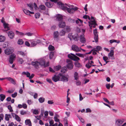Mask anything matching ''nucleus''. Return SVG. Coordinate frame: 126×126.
Masks as SVG:
<instances>
[{
    "label": "nucleus",
    "instance_id": "obj_16",
    "mask_svg": "<svg viewBox=\"0 0 126 126\" xmlns=\"http://www.w3.org/2000/svg\"><path fill=\"white\" fill-rule=\"evenodd\" d=\"M84 36V35L83 34L82 35H80V36L79 40L81 43H85L86 42V39Z\"/></svg>",
    "mask_w": 126,
    "mask_h": 126
},
{
    "label": "nucleus",
    "instance_id": "obj_33",
    "mask_svg": "<svg viewBox=\"0 0 126 126\" xmlns=\"http://www.w3.org/2000/svg\"><path fill=\"white\" fill-rule=\"evenodd\" d=\"M18 54L22 56L23 57H24L26 55V54L24 52L20 51H18Z\"/></svg>",
    "mask_w": 126,
    "mask_h": 126
},
{
    "label": "nucleus",
    "instance_id": "obj_10",
    "mask_svg": "<svg viewBox=\"0 0 126 126\" xmlns=\"http://www.w3.org/2000/svg\"><path fill=\"white\" fill-rule=\"evenodd\" d=\"M4 52L6 54L9 55L13 52V50L11 48H7L5 50Z\"/></svg>",
    "mask_w": 126,
    "mask_h": 126
},
{
    "label": "nucleus",
    "instance_id": "obj_26",
    "mask_svg": "<svg viewBox=\"0 0 126 126\" xmlns=\"http://www.w3.org/2000/svg\"><path fill=\"white\" fill-rule=\"evenodd\" d=\"M74 79L76 80H77L79 78V76L78 73L77 72H75L74 74Z\"/></svg>",
    "mask_w": 126,
    "mask_h": 126
},
{
    "label": "nucleus",
    "instance_id": "obj_38",
    "mask_svg": "<svg viewBox=\"0 0 126 126\" xmlns=\"http://www.w3.org/2000/svg\"><path fill=\"white\" fill-rule=\"evenodd\" d=\"M27 6L29 7L30 8V10L32 11L33 10V5L31 4H27Z\"/></svg>",
    "mask_w": 126,
    "mask_h": 126
},
{
    "label": "nucleus",
    "instance_id": "obj_31",
    "mask_svg": "<svg viewBox=\"0 0 126 126\" xmlns=\"http://www.w3.org/2000/svg\"><path fill=\"white\" fill-rule=\"evenodd\" d=\"M45 5L48 8H50L52 6V4L48 2H46L45 3Z\"/></svg>",
    "mask_w": 126,
    "mask_h": 126
},
{
    "label": "nucleus",
    "instance_id": "obj_25",
    "mask_svg": "<svg viewBox=\"0 0 126 126\" xmlns=\"http://www.w3.org/2000/svg\"><path fill=\"white\" fill-rule=\"evenodd\" d=\"M39 9L42 10L44 11L46 10V7L43 5H41L39 7Z\"/></svg>",
    "mask_w": 126,
    "mask_h": 126
},
{
    "label": "nucleus",
    "instance_id": "obj_36",
    "mask_svg": "<svg viewBox=\"0 0 126 126\" xmlns=\"http://www.w3.org/2000/svg\"><path fill=\"white\" fill-rule=\"evenodd\" d=\"M120 42L119 41H117L116 40L114 39L111 40L110 41V42L111 44H112L114 42H116L118 43H119Z\"/></svg>",
    "mask_w": 126,
    "mask_h": 126
},
{
    "label": "nucleus",
    "instance_id": "obj_18",
    "mask_svg": "<svg viewBox=\"0 0 126 126\" xmlns=\"http://www.w3.org/2000/svg\"><path fill=\"white\" fill-rule=\"evenodd\" d=\"M124 121L121 120H118L116 122V124L117 126H121V125L123 123Z\"/></svg>",
    "mask_w": 126,
    "mask_h": 126
},
{
    "label": "nucleus",
    "instance_id": "obj_63",
    "mask_svg": "<svg viewBox=\"0 0 126 126\" xmlns=\"http://www.w3.org/2000/svg\"><path fill=\"white\" fill-rule=\"evenodd\" d=\"M27 103L29 105L31 104L32 103V102L31 100H27Z\"/></svg>",
    "mask_w": 126,
    "mask_h": 126
},
{
    "label": "nucleus",
    "instance_id": "obj_17",
    "mask_svg": "<svg viewBox=\"0 0 126 126\" xmlns=\"http://www.w3.org/2000/svg\"><path fill=\"white\" fill-rule=\"evenodd\" d=\"M65 26V22L64 21H60L59 24V28H64Z\"/></svg>",
    "mask_w": 126,
    "mask_h": 126
},
{
    "label": "nucleus",
    "instance_id": "obj_51",
    "mask_svg": "<svg viewBox=\"0 0 126 126\" xmlns=\"http://www.w3.org/2000/svg\"><path fill=\"white\" fill-rule=\"evenodd\" d=\"M40 14L39 13H37L35 14V18L36 19L38 18L40 16Z\"/></svg>",
    "mask_w": 126,
    "mask_h": 126
},
{
    "label": "nucleus",
    "instance_id": "obj_54",
    "mask_svg": "<svg viewBox=\"0 0 126 126\" xmlns=\"http://www.w3.org/2000/svg\"><path fill=\"white\" fill-rule=\"evenodd\" d=\"M76 84L77 86H79L81 85V82L79 80H77L76 81Z\"/></svg>",
    "mask_w": 126,
    "mask_h": 126
},
{
    "label": "nucleus",
    "instance_id": "obj_20",
    "mask_svg": "<svg viewBox=\"0 0 126 126\" xmlns=\"http://www.w3.org/2000/svg\"><path fill=\"white\" fill-rule=\"evenodd\" d=\"M3 26L5 29V31H8L10 30V28L8 26V24L6 23H4L3 24Z\"/></svg>",
    "mask_w": 126,
    "mask_h": 126
},
{
    "label": "nucleus",
    "instance_id": "obj_48",
    "mask_svg": "<svg viewBox=\"0 0 126 126\" xmlns=\"http://www.w3.org/2000/svg\"><path fill=\"white\" fill-rule=\"evenodd\" d=\"M18 62L20 63L21 64H22L24 62L23 60L21 58H18Z\"/></svg>",
    "mask_w": 126,
    "mask_h": 126
},
{
    "label": "nucleus",
    "instance_id": "obj_6",
    "mask_svg": "<svg viewBox=\"0 0 126 126\" xmlns=\"http://www.w3.org/2000/svg\"><path fill=\"white\" fill-rule=\"evenodd\" d=\"M93 33L94 38L95 42L96 43L98 41V32H97V29H96L94 30Z\"/></svg>",
    "mask_w": 126,
    "mask_h": 126
},
{
    "label": "nucleus",
    "instance_id": "obj_52",
    "mask_svg": "<svg viewBox=\"0 0 126 126\" xmlns=\"http://www.w3.org/2000/svg\"><path fill=\"white\" fill-rule=\"evenodd\" d=\"M16 119L18 122H20L21 121V119L19 117L18 115H16L15 118Z\"/></svg>",
    "mask_w": 126,
    "mask_h": 126
},
{
    "label": "nucleus",
    "instance_id": "obj_5",
    "mask_svg": "<svg viewBox=\"0 0 126 126\" xmlns=\"http://www.w3.org/2000/svg\"><path fill=\"white\" fill-rule=\"evenodd\" d=\"M67 63L66 66L69 69H72L73 68V65L72 61L69 59H67L66 60Z\"/></svg>",
    "mask_w": 126,
    "mask_h": 126
},
{
    "label": "nucleus",
    "instance_id": "obj_40",
    "mask_svg": "<svg viewBox=\"0 0 126 126\" xmlns=\"http://www.w3.org/2000/svg\"><path fill=\"white\" fill-rule=\"evenodd\" d=\"M75 54L79 57H81L83 58L84 57V56L86 55V54H83L79 53H76Z\"/></svg>",
    "mask_w": 126,
    "mask_h": 126
},
{
    "label": "nucleus",
    "instance_id": "obj_29",
    "mask_svg": "<svg viewBox=\"0 0 126 126\" xmlns=\"http://www.w3.org/2000/svg\"><path fill=\"white\" fill-rule=\"evenodd\" d=\"M0 100L1 101H3L5 97V96L4 94H1L0 95Z\"/></svg>",
    "mask_w": 126,
    "mask_h": 126
},
{
    "label": "nucleus",
    "instance_id": "obj_2",
    "mask_svg": "<svg viewBox=\"0 0 126 126\" xmlns=\"http://www.w3.org/2000/svg\"><path fill=\"white\" fill-rule=\"evenodd\" d=\"M61 77V73H60L58 75H55L52 78V80L56 82L60 81Z\"/></svg>",
    "mask_w": 126,
    "mask_h": 126
},
{
    "label": "nucleus",
    "instance_id": "obj_4",
    "mask_svg": "<svg viewBox=\"0 0 126 126\" xmlns=\"http://www.w3.org/2000/svg\"><path fill=\"white\" fill-rule=\"evenodd\" d=\"M68 37L71 40L72 39H73L75 41H78L79 39V37L77 34H76L74 35H72L71 33L69 34L68 35Z\"/></svg>",
    "mask_w": 126,
    "mask_h": 126
},
{
    "label": "nucleus",
    "instance_id": "obj_14",
    "mask_svg": "<svg viewBox=\"0 0 126 126\" xmlns=\"http://www.w3.org/2000/svg\"><path fill=\"white\" fill-rule=\"evenodd\" d=\"M8 35L9 38L11 39H13L15 36V34L12 31H9L7 33Z\"/></svg>",
    "mask_w": 126,
    "mask_h": 126
},
{
    "label": "nucleus",
    "instance_id": "obj_45",
    "mask_svg": "<svg viewBox=\"0 0 126 126\" xmlns=\"http://www.w3.org/2000/svg\"><path fill=\"white\" fill-rule=\"evenodd\" d=\"M88 62L86 64V66L88 68H89L91 66V65H90V62L89 59H88Z\"/></svg>",
    "mask_w": 126,
    "mask_h": 126
},
{
    "label": "nucleus",
    "instance_id": "obj_24",
    "mask_svg": "<svg viewBox=\"0 0 126 126\" xmlns=\"http://www.w3.org/2000/svg\"><path fill=\"white\" fill-rule=\"evenodd\" d=\"M25 123L26 125H28L29 126H32V123L30 120H26L25 121Z\"/></svg>",
    "mask_w": 126,
    "mask_h": 126
},
{
    "label": "nucleus",
    "instance_id": "obj_43",
    "mask_svg": "<svg viewBox=\"0 0 126 126\" xmlns=\"http://www.w3.org/2000/svg\"><path fill=\"white\" fill-rule=\"evenodd\" d=\"M54 55V52H51L49 54V57L50 59H52Z\"/></svg>",
    "mask_w": 126,
    "mask_h": 126
},
{
    "label": "nucleus",
    "instance_id": "obj_60",
    "mask_svg": "<svg viewBox=\"0 0 126 126\" xmlns=\"http://www.w3.org/2000/svg\"><path fill=\"white\" fill-rule=\"evenodd\" d=\"M66 31L68 32H69L71 30L70 27L69 26H66Z\"/></svg>",
    "mask_w": 126,
    "mask_h": 126
},
{
    "label": "nucleus",
    "instance_id": "obj_32",
    "mask_svg": "<svg viewBox=\"0 0 126 126\" xmlns=\"http://www.w3.org/2000/svg\"><path fill=\"white\" fill-rule=\"evenodd\" d=\"M61 68V66L60 65L56 66L54 67V69L56 71H58Z\"/></svg>",
    "mask_w": 126,
    "mask_h": 126
},
{
    "label": "nucleus",
    "instance_id": "obj_41",
    "mask_svg": "<svg viewBox=\"0 0 126 126\" xmlns=\"http://www.w3.org/2000/svg\"><path fill=\"white\" fill-rule=\"evenodd\" d=\"M48 49L50 51H52L54 50V47L53 46L50 45L49 46Z\"/></svg>",
    "mask_w": 126,
    "mask_h": 126
},
{
    "label": "nucleus",
    "instance_id": "obj_46",
    "mask_svg": "<svg viewBox=\"0 0 126 126\" xmlns=\"http://www.w3.org/2000/svg\"><path fill=\"white\" fill-rule=\"evenodd\" d=\"M8 108L10 112H13V110L12 109V108L11 106L9 105L8 106Z\"/></svg>",
    "mask_w": 126,
    "mask_h": 126
},
{
    "label": "nucleus",
    "instance_id": "obj_3",
    "mask_svg": "<svg viewBox=\"0 0 126 126\" xmlns=\"http://www.w3.org/2000/svg\"><path fill=\"white\" fill-rule=\"evenodd\" d=\"M68 56L69 58L74 61H78L80 60L79 57L71 53V54H68Z\"/></svg>",
    "mask_w": 126,
    "mask_h": 126
},
{
    "label": "nucleus",
    "instance_id": "obj_42",
    "mask_svg": "<svg viewBox=\"0 0 126 126\" xmlns=\"http://www.w3.org/2000/svg\"><path fill=\"white\" fill-rule=\"evenodd\" d=\"M45 99L43 97H40L39 99V101L40 103H42L45 101Z\"/></svg>",
    "mask_w": 126,
    "mask_h": 126
},
{
    "label": "nucleus",
    "instance_id": "obj_22",
    "mask_svg": "<svg viewBox=\"0 0 126 126\" xmlns=\"http://www.w3.org/2000/svg\"><path fill=\"white\" fill-rule=\"evenodd\" d=\"M43 14L44 17H46V16H47L46 17H49L50 15L48 12V9H46V11L43 13Z\"/></svg>",
    "mask_w": 126,
    "mask_h": 126
},
{
    "label": "nucleus",
    "instance_id": "obj_23",
    "mask_svg": "<svg viewBox=\"0 0 126 126\" xmlns=\"http://www.w3.org/2000/svg\"><path fill=\"white\" fill-rule=\"evenodd\" d=\"M59 33L58 31L54 32L53 33V37L54 38H57L59 36Z\"/></svg>",
    "mask_w": 126,
    "mask_h": 126
},
{
    "label": "nucleus",
    "instance_id": "obj_7",
    "mask_svg": "<svg viewBox=\"0 0 126 126\" xmlns=\"http://www.w3.org/2000/svg\"><path fill=\"white\" fill-rule=\"evenodd\" d=\"M89 23V26L90 27V29H91L92 27L95 28L96 25H97V24H96L95 21L94 20H91L90 21L88 22Z\"/></svg>",
    "mask_w": 126,
    "mask_h": 126
},
{
    "label": "nucleus",
    "instance_id": "obj_28",
    "mask_svg": "<svg viewBox=\"0 0 126 126\" xmlns=\"http://www.w3.org/2000/svg\"><path fill=\"white\" fill-rule=\"evenodd\" d=\"M6 39L5 37V36L2 35L0 36V42H4Z\"/></svg>",
    "mask_w": 126,
    "mask_h": 126
},
{
    "label": "nucleus",
    "instance_id": "obj_21",
    "mask_svg": "<svg viewBox=\"0 0 126 126\" xmlns=\"http://www.w3.org/2000/svg\"><path fill=\"white\" fill-rule=\"evenodd\" d=\"M6 79L13 84H15L16 83L14 79L11 77H6Z\"/></svg>",
    "mask_w": 126,
    "mask_h": 126
},
{
    "label": "nucleus",
    "instance_id": "obj_1",
    "mask_svg": "<svg viewBox=\"0 0 126 126\" xmlns=\"http://www.w3.org/2000/svg\"><path fill=\"white\" fill-rule=\"evenodd\" d=\"M50 1L54 3L57 2V4L59 6V7L62 10H66L67 12L71 14L74 13L77 10L78 8L77 7H74L73 5H71L69 4H65V5L69 7L65 6V5L63 3L60 1H58V0H50Z\"/></svg>",
    "mask_w": 126,
    "mask_h": 126
},
{
    "label": "nucleus",
    "instance_id": "obj_34",
    "mask_svg": "<svg viewBox=\"0 0 126 126\" xmlns=\"http://www.w3.org/2000/svg\"><path fill=\"white\" fill-rule=\"evenodd\" d=\"M24 42L22 39H19L17 41V44L20 45H22L23 44Z\"/></svg>",
    "mask_w": 126,
    "mask_h": 126
},
{
    "label": "nucleus",
    "instance_id": "obj_55",
    "mask_svg": "<svg viewBox=\"0 0 126 126\" xmlns=\"http://www.w3.org/2000/svg\"><path fill=\"white\" fill-rule=\"evenodd\" d=\"M66 71V68H63L61 69V72H63V73H64Z\"/></svg>",
    "mask_w": 126,
    "mask_h": 126
},
{
    "label": "nucleus",
    "instance_id": "obj_27",
    "mask_svg": "<svg viewBox=\"0 0 126 126\" xmlns=\"http://www.w3.org/2000/svg\"><path fill=\"white\" fill-rule=\"evenodd\" d=\"M12 118V116L10 114H5V119L7 121L9 120V118Z\"/></svg>",
    "mask_w": 126,
    "mask_h": 126
},
{
    "label": "nucleus",
    "instance_id": "obj_12",
    "mask_svg": "<svg viewBox=\"0 0 126 126\" xmlns=\"http://www.w3.org/2000/svg\"><path fill=\"white\" fill-rule=\"evenodd\" d=\"M38 62L39 65L41 67H44V66H45V65L46 62L45 60L43 59H41Z\"/></svg>",
    "mask_w": 126,
    "mask_h": 126
},
{
    "label": "nucleus",
    "instance_id": "obj_35",
    "mask_svg": "<svg viewBox=\"0 0 126 126\" xmlns=\"http://www.w3.org/2000/svg\"><path fill=\"white\" fill-rule=\"evenodd\" d=\"M22 74H23L26 75L27 77L29 78L30 77V75L31 74L30 73L28 72H23Z\"/></svg>",
    "mask_w": 126,
    "mask_h": 126
},
{
    "label": "nucleus",
    "instance_id": "obj_37",
    "mask_svg": "<svg viewBox=\"0 0 126 126\" xmlns=\"http://www.w3.org/2000/svg\"><path fill=\"white\" fill-rule=\"evenodd\" d=\"M65 34V32L63 30L61 31L59 33V35L61 36H64Z\"/></svg>",
    "mask_w": 126,
    "mask_h": 126
},
{
    "label": "nucleus",
    "instance_id": "obj_61",
    "mask_svg": "<svg viewBox=\"0 0 126 126\" xmlns=\"http://www.w3.org/2000/svg\"><path fill=\"white\" fill-rule=\"evenodd\" d=\"M103 59L104 61H106L109 60L108 58L106 56H103Z\"/></svg>",
    "mask_w": 126,
    "mask_h": 126
},
{
    "label": "nucleus",
    "instance_id": "obj_53",
    "mask_svg": "<svg viewBox=\"0 0 126 126\" xmlns=\"http://www.w3.org/2000/svg\"><path fill=\"white\" fill-rule=\"evenodd\" d=\"M96 49H97V51H100L102 49V47L100 46H98L96 47Z\"/></svg>",
    "mask_w": 126,
    "mask_h": 126
},
{
    "label": "nucleus",
    "instance_id": "obj_50",
    "mask_svg": "<svg viewBox=\"0 0 126 126\" xmlns=\"http://www.w3.org/2000/svg\"><path fill=\"white\" fill-rule=\"evenodd\" d=\"M20 112V113L21 115H24L27 114V112L23 110H21Z\"/></svg>",
    "mask_w": 126,
    "mask_h": 126
},
{
    "label": "nucleus",
    "instance_id": "obj_19",
    "mask_svg": "<svg viewBox=\"0 0 126 126\" xmlns=\"http://www.w3.org/2000/svg\"><path fill=\"white\" fill-rule=\"evenodd\" d=\"M56 20L58 21H61L63 19V16L61 15H57L56 16Z\"/></svg>",
    "mask_w": 126,
    "mask_h": 126
},
{
    "label": "nucleus",
    "instance_id": "obj_11",
    "mask_svg": "<svg viewBox=\"0 0 126 126\" xmlns=\"http://www.w3.org/2000/svg\"><path fill=\"white\" fill-rule=\"evenodd\" d=\"M16 57V55L14 54H12L10 56L9 62L10 63L12 64L13 63L14 58Z\"/></svg>",
    "mask_w": 126,
    "mask_h": 126
},
{
    "label": "nucleus",
    "instance_id": "obj_44",
    "mask_svg": "<svg viewBox=\"0 0 126 126\" xmlns=\"http://www.w3.org/2000/svg\"><path fill=\"white\" fill-rule=\"evenodd\" d=\"M75 65L76 67H79L81 66V64L78 62H76L75 63Z\"/></svg>",
    "mask_w": 126,
    "mask_h": 126
},
{
    "label": "nucleus",
    "instance_id": "obj_47",
    "mask_svg": "<svg viewBox=\"0 0 126 126\" xmlns=\"http://www.w3.org/2000/svg\"><path fill=\"white\" fill-rule=\"evenodd\" d=\"M25 35H27L28 36H31L34 35V34L30 32L27 33L25 34Z\"/></svg>",
    "mask_w": 126,
    "mask_h": 126
},
{
    "label": "nucleus",
    "instance_id": "obj_49",
    "mask_svg": "<svg viewBox=\"0 0 126 126\" xmlns=\"http://www.w3.org/2000/svg\"><path fill=\"white\" fill-rule=\"evenodd\" d=\"M23 11L25 14L29 15V11L25 9H24L23 10Z\"/></svg>",
    "mask_w": 126,
    "mask_h": 126
},
{
    "label": "nucleus",
    "instance_id": "obj_30",
    "mask_svg": "<svg viewBox=\"0 0 126 126\" xmlns=\"http://www.w3.org/2000/svg\"><path fill=\"white\" fill-rule=\"evenodd\" d=\"M31 45L32 47L34 46L37 44L35 41L32 40H31Z\"/></svg>",
    "mask_w": 126,
    "mask_h": 126
},
{
    "label": "nucleus",
    "instance_id": "obj_64",
    "mask_svg": "<svg viewBox=\"0 0 126 126\" xmlns=\"http://www.w3.org/2000/svg\"><path fill=\"white\" fill-rule=\"evenodd\" d=\"M17 93L16 92L14 94H13L12 95V96L13 97H15L17 95Z\"/></svg>",
    "mask_w": 126,
    "mask_h": 126
},
{
    "label": "nucleus",
    "instance_id": "obj_59",
    "mask_svg": "<svg viewBox=\"0 0 126 126\" xmlns=\"http://www.w3.org/2000/svg\"><path fill=\"white\" fill-rule=\"evenodd\" d=\"M46 80L47 82H49V83L51 84L53 83L52 82L50 79L48 78H47L46 79Z\"/></svg>",
    "mask_w": 126,
    "mask_h": 126
},
{
    "label": "nucleus",
    "instance_id": "obj_39",
    "mask_svg": "<svg viewBox=\"0 0 126 126\" xmlns=\"http://www.w3.org/2000/svg\"><path fill=\"white\" fill-rule=\"evenodd\" d=\"M75 54L79 57H81L83 58L84 57V56L86 55V54H83L79 53H76Z\"/></svg>",
    "mask_w": 126,
    "mask_h": 126
},
{
    "label": "nucleus",
    "instance_id": "obj_13",
    "mask_svg": "<svg viewBox=\"0 0 126 126\" xmlns=\"http://www.w3.org/2000/svg\"><path fill=\"white\" fill-rule=\"evenodd\" d=\"M114 51L113 50H111L108 54V56L109 59H111L112 60L114 59V58L113 56Z\"/></svg>",
    "mask_w": 126,
    "mask_h": 126
},
{
    "label": "nucleus",
    "instance_id": "obj_58",
    "mask_svg": "<svg viewBox=\"0 0 126 126\" xmlns=\"http://www.w3.org/2000/svg\"><path fill=\"white\" fill-rule=\"evenodd\" d=\"M22 107L24 109H26L27 108V106L25 103H23L22 105Z\"/></svg>",
    "mask_w": 126,
    "mask_h": 126
},
{
    "label": "nucleus",
    "instance_id": "obj_57",
    "mask_svg": "<svg viewBox=\"0 0 126 126\" xmlns=\"http://www.w3.org/2000/svg\"><path fill=\"white\" fill-rule=\"evenodd\" d=\"M68 21L71 23H74L75 22V20L74 19H72L71 18H69L68 19Z\"/></svg>",
    "mask_w": 126,
    "mask_h": 126
},
{
    "label": "nucleus",
    "instance_id": "obj_15",
    "mask_svg": "<svg viewBox=\"0 0 126 126\" xmlns=\"http://www.w3.org/2000/svg\"><path fill=\"white\" fill-rule=\"evenodd\" d=\"M32 64L36 68H39V65L38 61L32 62Z\"/></svg>",
    "mask_w": 126,
    "mask_h": 126
},
{
    "label": "nucleus",
    "instance_id": "obj_62",
    "mask_svg": "<svg viewBox=\"0 0 126 126\" xmlns=\"http://www.w3.org/2000/svg\"><path fill=\"white\" fill-rule=\"evenodd\" d=\"M47 103L50 104H52L54 103L53 100H48V101Z\"/></svg>",
    "mask_w": 126,
    "mask_h": 126
},
{
    "label": "nucleus",
    "instance_id": "obj_56",
    "mask_svg": "<svg viewBox=\"0 0 126 126\" xmlns=\"http://www.w3.org/2000/svg\"><path fill=\"white\" fill-rule=\"evenodd\" d=\"M33 113L35 114H38V111L37 110H35L33 111Z\"/></svg>",
    "mask_w": 126,
    "mask_h": 126
},
{
    "label": "nucleus",
    "instance_id": "obj_9",
    "mask_svg": "<svg viewBox=\"0 0 126 126\" xmlns=\"http://www.w3.org/2000/svg\"><path fill=\"white\" fill-rule=\"evenodd\" d=\"M72 49L76 52L81 51V48H79L75 45H73L72 46Z\"/></svg>",
    "mask_w": 126,
    "mask_h": 126
},
{
    "label": "nucleus",
    "instance_id": "obj_8",
    "mask_svg": "<svg viewBox=\"0 0 126 126\" xmlns=\"http://www.w3.org/2000/svg\"><path fill=\"white\" fill-rule=\"evenodd\" d=\"M69 77V76L68 75L64 76L62 74H61V78L60 81L65 82H67L68 80Z\"/></svg>",
    "mask_w": 126,
    "mask_h": 126
}]
</instances>
